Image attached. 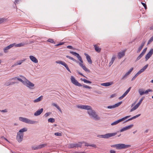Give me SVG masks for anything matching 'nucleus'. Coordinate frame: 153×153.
<instances>
[{
	"mask_svg": "<svg viewBox=\"0 0 153 153\" xmlns=\"http://www.w3.org/2000/svg\"><path fill=\"white\" fill-rule=\"evenodd\" d=\"M47 144L45 143L43 144H41L38 145L39 149H41L43 147H45V146H47Z\"/></svg>",
	"mask_w": 153,
	"mask_h": 153,
	"instance_id": "2f4dec72",
	"label": "nucleus"
},
{
	"mask_svg": "<svg viewBox=\"0 0 153 153\" xmlns=\"http://www.w3.org/2000/svg\"><path fill=\"white\" fill-rule=\"evenodd\" d=\"M130 145H125L122 143L114 145L111 146V147H115L118 149H125L130 147Z\"/></svg>",
	"mask_w": 153,
	"mask_h": 153,
	"instance_id": "20e7f679",
	"label": "nucleus"
},
{
	"mask_svg": "<svg viewBox=\"0 0 153 153\" xmlns=\"http://www.w3.org/2000/svg\"><path fill=\"white\" fill-rule=\"evenodd\" d=\"M116 59V57L114 55L112 56V58L111 60V61L109 63V65L111 66L114 62L115 59Z\"/></svg>",
	"mask_w": 153,
	"mask_h": 153,
	"instance_id": "b1692460",
	"label": "nucleus"
},
{
	"mask_svg": "<svg viewBox=\"0 0 153 153\" xmlns=\"http://www.w3.org/2000/svg\"><path fill=\"white\" fill-rule=\"evenodd\" d=\"M15 83V82L11 83L10 82H6L5 83V85L7 86H8L9 85L14 84Z\"/></svg>",
	"mask_w": 153,
	"mask_h": 153,
	"instance_id": "72a5a7b5",
	"label": "nucleus"
},
{
	"mask_svg": "<svg viewBox=\"0 0 153 153\" xmlns=\"http://www.w3.org/2000/svg\"><path fill=\"white\" fill-rule=\"evenodd\" d=\"M52 105L53 106L55 107L59 111H61V110L60 107L56 104L55 103H53L52 104Z\"/></svg>",
	"mask_w": 153,
	"mask_h": 153,
	"instance_id": "7c9ffc66",
	"label": "nucleus"
},
{
	"mask_svg": "<svg viewBox=\"0 0 153 153\" xmlns=\"http://www.w3.org/2000/svg\"><path fill=\"white\" fill-rule=\"evenodd\" d=\"M138 92L140 95H142L144 94V91L142 88H140L139 89Z\"/></svg>",
	"mask_w": 153,
	"mask_h": 153,
	"instance_id": "cd10ccee",
	"label": "nucleus"
},
{
	"mask_svg": "<svg viewBox=\"0 0 153 153\" xmlns=\"http://www.w3.org/2000/svg\"><path fill=\"white\" fill-rule=\"evenodd\" d=\"M54 135L56 136H62V134L59 132H56L54 133Z\"/></svg>",
	"mask_w": 153,
	"mask_h": 153,
	"instance_id": "a18cd8bd",
	"label": "nucleus"
},
{
	"mask_svg": "<svg viewBox=\"0 0 153 153\" xmlns=\"http://www.w3.org/2000/svg\"><path fill=\"white\" fill-rule=\"evenodd\" d=\"M146 49H147V48H146L145 49H143V52L141 53L144 55L146 52Z\"/></svg>",
	"mask_w": 153,
	"mask_h": 153,
	"instance_id": "6e6d98bb",
	"label": "nucleus"
},
{
	"mask_svg": "<svg viewBox=\"0 0 153 153\" xmlns=\"http://www.w3.org/2000/svg\"><path fill=\"white\" fill-rule=\"evenodd\" d=\"M125 131H126V130L124 127H123V128L120 129V132H122Z\"/></svg>",
	"mask_w": 153,
	"mask_h": 153,
	"instance_id": "bf43d9fd",
	"label": "nucleus"
},
{
	"mask_svg": "<svg viewBox=\"0 0 153 153\" xmlns=\"http://www.w3.org/2000/svg\"><path fill=\"white\" fill-rule=\"evenodd\" d=\"M0 111L3 113H6L8 111L6 109L2 110H0Z\"/></svg>",
	"mask_w": 153,
	"mask_h": 153,
	"instance_id": "5fc2aeb1",
	"label": "nucleus"
},
{
	"mask_svg": "<svg viewBox=\"0 0 153 153\" xmlns=\"http://www.w3.org/2000/svg\"><path fill=\"white\" fill-rule=\"evenodd\" d=\"M43 111V108L39 109L34 113V115L35 116H39L42 113Z\"/></svg>",
	"mask_w": 153,
	"mask_h": 153,
	"instance_id": "f3484780",
	"label": "nucleus"
},
{
	"mask_svg": "<svg viewBox=\"0 0 153 153\" xmlns=\"http://www.w3.org/2000/svg\"><path fill=\"white\" fill-rule=\"evenodd\" d=\"M152 91V90L150 89H148L145 91H144V94H147L149 92H151Z\"/></svg>",
	"mask_w": 153,
	"mask_h": 153,
	"instance_id": "a19ab883",
	"label": "nucleus"
},
{
	"mask_svg": "<svg viewBox=\"0 0 153 153\" xmlns=\"http://www.w3.org/2000/svg\"><path fill=\"white\" fill-rule=\"evenodd\" d=\"M25 118V117H20L19 118V120L20 121L23 122H24V120Z\"/></svg>",
	"mask_w": 153,
	"mask_h": 153,
	"instance_id": "37998d69",
	"label": "nucleus"
},
{
	"mask_svg": "<svg viewBox=\"0 0 153 153\" xmlns=\"http://www.w3.org/2000/svg\"><path fill=\"white\" fill-rule=\"evenodd\" d=\"M145 70H143V68H141L140 71H139L137 72L139 73V74H141Z\"/></svg>",
	"mask_w": 153,
	"mask_h": 153,
	"instance_id": "8fccbe9b",
	"label": "nucleus"
},
{
	"mask_svg": "<svg viewBox=\"0 0 153 153\" xmlns=\"http://www.w3.org/2000/svg\"><path fill=\"white\" fill-rule=\"evenodd\" d=\"M25 59H24L22 60L18 61L17 62L15 63L13 65L12 67H14L17 65H20L23 62H25Z\"/></svg>",
	"mask_w": 153,
	"mask_h": 153,
	"instance_id": "a211bd4d",
	"label": "nucleus"
},
{
	"mask_svg": "<svg viewBox=\"0 0 153 153\" xmlns=\"http://www.w3.org/2000/svg\"><path fill=\"white\" fill-rule=\"evenodd\" d=\"M84 143V142H79L78 143H71L69 145L68 148H69L81 147L82 144Z\"/></svg>",
	"mask_w": 153,
	"mask_h": 153,
	"instance_id": "0eeeda50",
	"label": "nucleus"
},
{
	"mask_svg": "<svg viewBox=\"0 0 153 153\" xmlns=\"http://www.w3.org/2000/svg\"><path fill=\"white\" fill-rule=\"evenodd\" d=\"M130 73H129L128 72H126V74L123 76L122 79H124L126 78L128 75L130 74Z\"/></svg>",
	"mask_w": 153,
	"mask_h": 153,
	"instance_id": "473e14b6",
	"label": "nucleus"
},
{
	"mask_svg": "<svg viewBox=\"0 0 153 153\" xmlns=\"http://www.w3.org/2000/svg\"><path fill=\"white\" fill-rule=\"evenodd\" d=\"M133 68H131V69H129V70L128 71L129 73L130 74V73H131V72L133 70Z\"/></svg>",
	"mask_w": 153,
	"mask_h": 153,
	"instance_id": "052dcab7",
	"label": "nucleus"
},
{
	"mask_svg": "<svg viewBox=\"0 0 153 153\" xmlns=\"http://www.w3.org/2000/svg\"><path fill=\"white\" fill-rule=\"evenodd\" d=\"M66 57L68 58H69V59H71V60H72L73 61H74L76 62V63H78V61H77L75 59H74V58H73V57L70 56H68V55H67L66 56Z\"/></svg>",
	"mask_w": 153,
	"mask_h": 153,
	"instance_id": "c756f323",
	"label": "nucleus"
},
{
	"mask_svg": "<svg viewBox=\"0 0 153 153\" xmlns=\"http://www.w3.org/2000/svg\"><path fill=\"white\" fill-rule=\"evenodd\" d=\"M81 80L82 81H83L85 83H88L91 84L92 83V82L91 81L85 79H81Z\"/></svg>",
	"mask_w": 153,
	"mask_h": 153,
	"instance_id": "f704fd0d",
	"label": "nucleus"
},
{
	"mask_svg": "<svg viewBox=\"0 0 153 153\" xmlns=\"http://www.w3.org/2000/svg\"><path fill=\"white\" fill-rule=\"evenodd\" d=\"M14 44H15L14 45V47H22L25 45H27L28 44V43L27 42H21L18 44H16L15 43H14Z\"/></svg>",
	"mask_w": 153,
	"mask_h": 153,
	"instance_id": "f8f14e48",
	"label": "nucleus"
},
{
	"mask_svg": "<svg viewBox=\"0 0 153 153\" xmlns=\"http://www.w3.org/2000/svg\"><path fill=\"white\" fill-rule=\"evenodd\" d=\"M71 80L72 83L74 85L78 86H82V85L79 83L78 81L75 78L74 76H71Z\"/></svg>",
	"mask_w": 153,
	"mask_h": 153,
	"instance_id": "1a4fd4ad",
	"label": "nucleus"
},
{
	"mask_svg": "<svg viewBox=\"0 0 153 153\" xmlns=\"http://www.w3.org/2000/svg\"><path fill=\"white\" fill-rule=\"evenodd\" d=\"M1 138L2 139H4V140H5L6 141H7L8 142H9V141L8 140L6 139L4 137H1Z\"/></svg>",
	"mask_w": 153,
	"mask_h": 153,
	"instance_id": "774afa93",
	"label": "nucleus"
},
{
	"mask_svg": "<svg viewBox=\"0 0 153 153\" xmlns=\"http://www.w3.org/2000/svg\"><path fill=\"white\" fill-rule=\"evenodd\" d=\"M144 97H143L137 103L140 105V104L141 103L143 100L144 99Z\"/></svg>",
	"mask_w": 153,
	"mask_h": 153,
	"instance_id": "49530a36",
	"label": "nucleus"
},
{
	"mask_svg": "<svg viewBox=\"0 0 153 153\" xmlns=\"http://www.w3.org/2000/svg\"><path fill=\"white\" fill-rule=\"evenodd\" d=\"M63 44H64L63 42H60V43H59L57 44L55 46H60V45H63Z\"/></svg>",
	"mask_w": 153,
	"mask_h": 153,
	"instance_id": "13d9d810",
	"label": "nucleus"
},
{
	"mask_svg": "<svg viewBox=\"0 0 153 153\" xmlns=\"http://www.w3.org/2000/svg\"><path fill=\"white\" fill-rule=\"evenodd\" d=\"M142 4L143 5V6L144 7L145 9L146 10V9L147 8V7L146 5V4H145V3H142Z\"/></svg>",
	"mask_w": 153,
	"mask_h": 153,
	"instance_id": "4d7b16f0",
	"label": "nucleus"
},
{
	"mask_svg": "<svg viewBox=\"0 0 153 153\" xmlns=\"http://www.w3.org/2000/svg\"><path fill=\"white\" fill-rule=\"evenodd\" d=\"M47 41L51 43H55L54 41L52 39H48V40Z\"/></svg>",
	"mask_w": 153,
	"mask_h": 153,
	"instance_id": "de8ad7c7",
	"label": "nucleus"
},
{
	"mask_svg": "<svg viewBox=\"0 0 153 153\" xmlns=\"http://www.w3.org/2000/svg\"><path fill=\"white\" fill-rule=\"evenodd\" d=\"M89 146H92V147H94V148H96V145L95 144H94L90 145Z\"/></svg>",
	"mask_w": 153,
	"mask_h": 153,
	"instance_id": "0e129e2a",
	"label": "nucleus"
},
{
	"mask_svg": "<svg viewBox=\"0 0 153 153\" xmlns=\"http://www.w3.org/2000/svg\"><path fill=\"white\" fill-rule=\"evenodd\" d=\"M140 114H138V115H136L135 116H134L133 117H132L128 119V120H127L126 121V122H127L128 121H130V120H131L134 119H135L138 117H139L140 116Z\"/></svg>",
	"mask_w": 153,
	"mask_h": 153,
	"instance_id": "393cba45",
	"label": "nucleus"
},
{
	"mask_svg": "<svg viewBox=\"0 0 153 153\" xmlns=\"http://www.w3.org/2000/svg\"><path fill=\"white\" fill-rule=\"evenodd\" d=\"M27 128H24L20 129L17 133L16 135V140L19 143L21 142L22 140L24 137V132L27 131Z\"/></svg>",
	"mask_w": 153,
	"mask_h": 153,
	"instance_id": "7ed1b4c3",
	"label": "nucleus"
},
{
	"mask_svg": "<svg viewBox=\"0 0 153 153\" xmlns=\"http://www.w3.org/2000/svg\"><path fill=\"white\" fill-rule=\"evenodd\" d=\"M4 21V19L0 18V24L2 23Z\"/></svg>",
	"mask_w": 153,
	"mask_h": 153,
	"instance_id": "680f3d73",
	"label": "nucleus"
},
{
	"mask_svg": "<svg viewBox=\"0 0 153 153\" xmlns=\"http://www.w3.org/2000/svg\"><path fill=\"white\" fill-rule=\"evenodd\" d=\"M113 84V82H107L101 84V85L103 86L107 87Z\"/></svg>",
	"mask_w": 153,
	"mask_h": 153,
	"instance_id": "4be33fe9",
	"label": "nucleus"
},
{
	"mask_svg": "<svg viewBox=\"0 0 153 153\" xmlns=\"http://www.w3.org/2000/svg\"><path fill=\"white\" fill-rule=\"evenodd\" d=\"M126 96V95H125V94H124L122 96H121L119 98V99L121 100Z\"/></svg>",
	"mask_w": 153,
	"mask_h": 153,
	"instance_id": "603ef678",
	"label": "nucleus"
},
{
	"mask_svg": "<svg viewBox=\"0 0 153 153\" xmlns=\"http://www.w3.org/2000/svg\"><path fill=\"white\" fill-rule=\"evenodd\" d=\"M51 114V112H49L46 113H45L44 115V116L45 117H48L49 115H50Z\"/></svg>",
	"mask_w": 153,
	"mask_h": 153,
	"instance_id": "58836bf2",
	"label": "nucleus"
},
{
	"mask_svg": "<svg viewBox=\"0 0 153 153\" xmlns=\"http://www.w3.org/2000/svg\"><path fill=\"white\" fill-rule=\"evenodd\" d=\"M14 44L13 43L4 48L3 49L4 52L5 53H7L8 50L10 49L13 47H14Z\"/></svg>",
	"mask_w": 153,
	"mask_h": 153,
	"instance_id": "2eb2a0df",
	"label": "nucleus"
},
{
	"mask_svg": "<svg viewBox=\"0 0 153 153\" xmlns=\"http://www.w3.org/2000/svg\"><path fill=\"white\" fill-rule=\"evenodd\" d=\"M55 121V119L53 118H50L48 119V122L51 123H53Z\"/></svg>",
	"mask_w": 153,
	"mask_h": 153,
	"instance_id": "4c0bfd02",
	"label": "nucleus"
},
{
	"mask_svg": "<svg viewBox=\"0 0 153 153\" xmlns=\"http://www.w3.org/2000/svg\"><path fill=\"white\" fill-rule=\"evenodd\" d=\"M153 41V39H150L148 43V44H149L151 42Z\"/></svg>",
	"mask_w": 153,
	"mask_h": 153,
	"instance_id": "e2e57ef3",
	"label": "nucleus"
},
{
	"mask_svg": "<svg viewBox=\"0 0 153 153\" xmlns=\"http://www.w3.org/2000/svg\"><path fill=\"white\" fill-rule=\"evenodd\" d=\"M122 103V102H119L113 105H110L108 106L107 108L108 109H111L118 107L120 106Z\"/></svg>",
	"mask_w": 153,
	"mask_h": 153,
	"instance_id": "dca6fc26",
	"label": "nucleus"
},
{
	"mask_svg": "<svg viewBox=\"0 0 153 153\" xmlns=\"http://www.w3.org/2000/svg\"><path fill=\"white\" fill-rule=\"evenodd\" d=\"M66 68V69H67V70L69 71V72H70L71 73V72L70 71V69H69L68 65L66 64H65V65L64 66Z\"/></svg>",
	"mask_w": 153,
	"mask_h": 153,
	"instance_id": "c03bdc74",
	"label": "nucleus"
},
{
	"mask_svg": "<svg viewBox=\"0 0 153 153\" xmlns=\"http://www.w3.org/2000/svg\"><path fill=\"white\" fill-rule=\"evenodd\" d=\"M56 62L57 64H61L64 66L66 64L65 62H64L63 61H60V60H58V61H56Z\"/></svg>",
	"mask_w": 153,
	"mask_h": 153,
	"instance_id": "bb28decb",
	"label": "nucleus"
},
{
	"mask_svg": "<svg viewBox=\"0 0 153 153\" xmlns=\"http://www.w3.org/2000/svg\"><path fill=\"white\" fill-rule=\"evenodd\" d=\"M153 53V49H151L145 56L146 61H147L152 56Z\"/></svg>",
	"mask_w": 153,
	"mask_h": 153,
	"instance_id": "ddd939ff",
	"label": "nucleus"
},
{
	"mask_svg": "<svg viewBox=\"0 0 153 153\" xmlns=\"http://www.w3.org/2000/svg\"><path fill=\"white\" fill-rule=\"evenodd\" d=\"M43 96H41L33 100V102L34 103H36L39 102L41 101L43 99Z\"/></svg>",
	"mask_w": 153,
	"mask_h": 153,
	"instance_id": "aec40b11",
	"label": "nucleus"
},
{
	"mask_svg": "<svg viewBox=\"0 0 153 153\" xmlns=\"http://www.w3.org/2000/svg\"><path fill=\"white\" fill-rule=\"evenodd\" d=\"M32 149L33 150H37L39 149L38 146H32Z\"/></svg>",
	"mask_w": 153,
	"mask_h": 153,
	"instance_id": "e433bc0d",
	"label": "nucleus"
},
{
	"mask_svg": "<svg viewBox=\"0 0 153 153\" xmlns=\"http://www.w3.org/2000/svg\"><path fill=\"white\" fill-rule=\"evenodd\" d=\"M140 105L137 103L130 110V112H132L137 109Z\"/></svg>",
	"mask_w": 153,
	"mask_h": 153,
	"instance_id": "5701e85b",
	"label": "nucleus"
},
{
	"mask_svg": "<svg viewBox=\"0 0 153 153\" xmlns=\"http://www.w3.org/2000/svg\"><path fill=\"white\" fill-rule=\"evenodd\" d=\"M29 59L31 61L35 63H37L38 61L36 58L33 55H30L29 56Z\"/></svg>",
	"mask_w": 153,
	"mask_h": 153,
	"instance_id": "4468645a",
	"label": "nucleus"
},
{
	"mask_svg": "<svg viewBox=\"0 0 153 153\" xmlns=\"http://www.w3.org/2000/svg\"><path fill=\"white\" fill-rule=\"evenodd\" d=\"M94 48L96 52L98 53L100 52L101 49L97 45H94Z\"/></svg>",
	"mask_w": 153,
	"mask_h": 153,
	"instance_id": "412c9836",
	"label": "nucleus"
},
{
	"mask_svg": "<svg viewBox=\"0 0 153 153\" xmlns=\"http://www.w3.org/2000/svg\"><path fill=\"white\" fill-rule=\"evenodd\" d=\"M117 134V132L109 133L106 134L104 135H98L97 136V137L100 138L107 139L110 137L115 136Z\"/></svg>",
	"mask_w": 153,
	"mask_h": 153,
	"instance_id": "423d86ee",
	"label": "nucleus"
},
{
	"mask_svg": "<svg viewBox=\"0 0 153 153\" xmlns=\"http://www.w3.org/2000/svg\"><path fill=\"white\" fill-rule=\"evenodd\" d=\"M82 69L85 71L89 72L90 71L84 65L82 67Z\"/></svg>",
	"mask_w": 153,
	"mask_h": 153,
	"instance_id": "c9c22d12",
	"label": "nucleus"
},
{
	"mask_svg": "<svg viewBox=\"0 0 153 153\" xmlns=\"http://www.w3.org/2000/svg\"><path fill=\"white\" fill-rule=\"evenodd\" d=\"M83 87L84 88H89V89H91V88L90 86H89L88 85H82Z\"/></svg>",
	"mask_w": 153,
	"mask_h": 153,
	"instance_id": "09e8293b",
	"label": "nucleus"
},
{
	"mask_svg": "<svg viewBox=\"0 0 153 153\" xmlns=\"http://www.w3.org/2000/svg\"><path fill=\"white\" fill-rule=\"evenodd\" d=\"M21 78L16 77L13 79L14 80L16 79L22 83L24 85L30 89H34L35 88V84L27 79L25 77L22 76H20Z\"/></svg>",
	"mask_w": 153,
	"mask_h": 153,
	"instance_id": "f03ea898",
	"label": "nucleus"
},
{
	"mask_svg": "<svg viewBox=\"0 0 153 153\" xmlns=\"http://www.w3.org/2000/svg\"><path fill=\"white\" fill-rule=\"evenodd\" d=\"M145 44V42H144L142 43L140 46L138 50L137 51V53L139 52L141 50L143 47L144 44Z\"/></svg>",
	"mask_w": 153,
	"mask_h": 153,
	"instance_id": "a878e982",
	"label": "nucleus"
},
{
	"mask_svg": "<svg viewBox=\"0 0 153 153\" xmlns=\"http://www.w3.org/2000/svg\"><path fill=\"white\" fill-rule=\"evenodd\" d=\"M148 66V64H147L145 66H144L142 68L143 70H144L145 71V70L147 68Z\"/></svg>",
	"mask_w": 153,
	"mask_h": 153,
	"instance_id": "864d4df0",
	"label": "nucleus"
},
{
	"mask_svg": "<svg viewBox=\"0 0 153 153\" xmlns=\"http://www.w3.org/2000/svg\"><path fill=\"white\" fill-rule=\"evenodd\" d=\"M126 51V49H125L119 52L117 54L118 58L120 59L123 57L125 55V53Z\"/></svg>",
	"mask_w": 153,
	"mask_h": 153,
	"instance_id": "9d476101",
	"label": "nucleus"
},
{
	"mask_svg": "<svg viewBox=\"0 0 153 153\" xmlns=\"http://www.w3.org/2000/svg\"><path fill=\"white\" fill-rule=\"evenodd\" d=\"M23 122L26 123L32 124L37 123V121L30 120L26 118H25Z\"/></svg>",
	"mask_w": 153,
	"mask_h": 153,
	"instance_id": "9b49d317",
	"label": "nucleus"
},
{
	"mask_svg": "<svg viewBox=\"0 0 153 153\" xmlns=\"http://www.w3.org/2000/svg\"><path fill=\"white\" fill-rule=\"evenodd\" d=\"M84 55L86 56L87 60L89 63L90 64H91L92 63V61L91 59L90 56L86 53H85Z\"/></svg>",
	"mask_w": 153,
	"mask_h": 153,
	"instance_id": "6ab92c4d",
	"label": "nucleus"
},
{
	"mask_svg": "<svg viewBox=\"0 0 153 153\" xmlns=\"http://www.w3.org/2000/svg\"><path fill=\"white\" fill-rule=\"evenodd\" d=\"M117 96L116 94H111L110 96L111 98H113Z\"/></svg>",
	"mask_w": 153,
	"mask_h": 153,
	"instance_id": "3c124183",
	"label": "nucleus"
},
{
	"mask_svg": "<svg viewBox=\"0 0 153 153\" xmlns=\"http://www.w3.org/2000/svg\"><path fill=\"white\" fill-rule=\"evenodd\" d=\"M143 56L141 53L138 56L137 58L136 59V61H137L139 60Z\"/></svg>",
	"mask_w": 153,
	"mask_h": 153,
	"instance_id": "ea45409f",
	"label": "nucleus"
},
{
	"mask_svg": "<svg viewBox=\"0 0 153 153\" xmlns=\"http://www.w3.org/2000/svg\"><path fill=\"white\" fill-rule=\"evenodd\" d=\"M139 75V73L137 72L136 73V74L134 75V76L131 79V80L133 81Z\"/></svg>",
	"mask_w": 153,
	"mask_h": 153,
	"instance_id": "79ce46f5",
	"label": "nucleus"
},
{
	"mask_svg": "<svg viewBox=\"0 0 153 153\" xmlns=\"http://www.w3.org/2000/svg\"><path fill=\"white\" fill-rule=\"evenodd\" d=\"M67 48L69 49H73V47L71 46H67Z\"/></svg>",
	"mask_w": 153,
	"mask_h": 153,
	"instance_id": "69168bd1",
	"label": "nucleus"
},
{
	"mask_svg": "<svg viewBox=\"0 0 153 153\" xmlns=\"http://www.w3.org/2000/svg\"><path fill=\"white\" fill-rule=\"evenodd\" d=\"M134 126L133 124H131V125L125 127H124L126 131L127 130H128L129 129L131 128H132Z\"/></svg>",
	"mask_w": 153,
	"mask_h": 153,
	"instance_id": "c85d7f7f",
	"label": "nucleus"
},
{
	"mask_svg": "<svg viewBox=\"0 0 153 153\" xmlns=\"http://www.w3.org/2000/svg\"><path fill=\"white\" fill-rule=\"evenodd\" d=\"M110 153H115L116 152L114 150H111L110 151Z\"/></svg>",
	"mask_w": 153,
	"mask_h": 153,
	"instance_id": "338daca9",
	"label": "nucleus"
},
{
	"mask_svg": "<svg viewBox=\"0 0 153 153\" xmlns=\"http://www.w3.org/2000/svg\"><path fill=\"white\" fill-rule=\"evenodd\" d=\"M130 116H130V115L128 116H126V117H125L121 119H120L112 123L111 124V126H114V125H116L117 124H118L120 122H121L125 120L126 119L130 117Z\"/></svg>",
	"mask_w": 153,
	"mask_h": 153,
	"instance_id": "6e6552de",
	"label": "nucleus"
},
{
	"mask_svg": "<svg viewBox=\"0 0 153 153\" xmlns=\"http://www.w3.org/2000/svg\"><path fill=\"white\" fill-rule=\"evenodd\" d=\"M70 53L73 55L76 56L78 58L80 62H78L77 63H78L80 66L82 67L84 65L83 64V62L82 60L81 57L79 55L78 53L76 52H75L73 51H70Z\"/></svg>",
	"mask_w": 153,
	"mask_h": 153,
	"instance_id": "39448f33",
	"label": "nucleus"
},
{
	"mask_svg": "<svg viewBox=\"0 0 153 153\" xmlns=\"http://www.w3.org/2000/svg\"><path fill=\"white\" fill-rule=\"evenodd\" d=\"M76 106L78 108L87 110V113L91 118L95 120H99L100 119V117L95 111L92 109L91 106L88 105H77Z\"/></svg>",
	"mask_w": 153,
	"mask_h": 153,
	"instance_id": "f257e3e1",
	"label": "nucleus"
}]
</instances>
